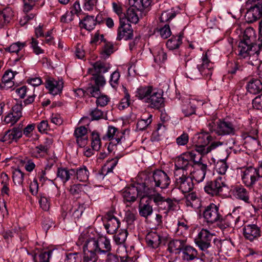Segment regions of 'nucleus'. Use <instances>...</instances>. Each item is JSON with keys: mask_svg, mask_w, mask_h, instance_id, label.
Returning a JSON list of instances; mask_svg holds the SVG:
<instances>
[{"mask_svg": "<svg viewBox=\"0 0 262 262\" xmlns=\"http://www.w3.org/2000/svg\"><path fill=\"white\" fill-rule=\"evenodd\" d=\"M144 185L148 194L158 191V189H165L168 187L171 181L167 174L162 170H155L151 176L143 174Z\"/></svg>", "mask_w": 262, "mask_h": 262, "instance_id": "f257e3e1", "label": "nucleus"}, {"mask_svg": "<svg viewBox=\"0 0 262 262\" xmlns=\"http://www.w3.org/2000/svg\"><path fill=\"white\" fill-rule=\"evenodd\" d=\"M207 126L211 133L214 132L218 136H234L238 129L234 122L228 119L212 120L207 123Z\"/></svg>", "mask_w": 262, "mask_h": 262, "instance_id": "f03ea898", "label": "nucleus"}, {"mask_svg": "<svg viewBox=\"0 0 262 262\" xmlns=\"http://www.w3.org/2000/svg\"><path fill=\"white\" fill-rule=\"evenodd\" d=\"M210 133H211L209 130L206 132L203 129L200 133L195 134L192 139L196 150L201 154L206 155L212 149L222 144L220 142H214L210 146L206 147L213 139Z\"/></svg>", "mask_w": 262, "mask_h": 262, "instance_id": "7ed1b4c3", "label": "nucleus"}, {"mask_svg": "<svg viewBox=\"0 0 262 262\" xmlns=\"http://www.w3.org/2000/svg\"><path fill=\"white\" fill-rule=\"evenodd\" d=\"M85 243L90 250H94L98 255L106 256L111 253L112 246L110 241L106 237H99L98 239L89 238Z\"/></svg>", "mask_w": 262, "mask_h": 262, "instance_id": "20e7f679", "label": "nucleus"}, {"mask_svg": "<svg viewBox=\"0 0 262 262\" xmlns=\"http://www.w3.org/2000/svg\"><path fill=\"white\" fill-rule=\"evenodd\" d=\"M143 182L137 183L136 186L132 185L125 188L123 192V196L127 202H135L138 195L141 197V201L148 195Z\"/></svg>", "mask_w": 262, "mask_h": 262, "instance_id": "39448f33", "label": "nucleus"}, {"mask_svg": "<svg viewBox=\"0 0 262 262\" xmlns=\"http://www.w3.org/2000/svg\"><path fill=\"white\" fill-rule=\"evenodd\" d=\"M226 186L225 177L220 176L213 181L207 182L204 190L211 196H217L221 194L223 188Z\"/></svg>", "mask_w": 262, "mask_h": 262, "instance_id": "423d86ee", "label": "nucleus"}, {"mask_svg": "<svg viewBox=\"0 0 262 262\" xmlns=\"http://www.w3.org/2000/svg\"><path fill=\"white\" fill-rule=\"evenodd\" d=\"M249 43V41H248V43L242 41L239 42L237 50V55L240 58H245L255 53L258 55L261 51L262 43L258 45H252Z\"/></svg>", "mask_w": 262, "mask_h": 262, "instance_id": "0eeeda50", "label": "nucleus"}, {"mask_svg": "<svg viewBox=\"0 0 262 262\" xmlns=\"http://www.w3.org/2000/svg\"><path fill=\"white\" fill-rule=\"evenodd\" d=\"M203 216L208 224H212L218 222L222 216L219 212V208L213 203L206 206L203 212Z\"/></svg>", "mask_w": 262, "mask_h": 262, "instance_id": "6e6552de", "label": "nucleus"}, {"mask_svg": "<svg viewBox=\"0 0 262 262\" xmlns=\"http://www.w3.org/2000/svg\"><path fill=\"white\" fill-rule=\"evenodd\" d=\"M243 230L244 238L251 242L258 241L261 236L260 228L256 224L245 225Z\"/></svg>", "mask_w": 262, "mask_h": 262, "instance_id": "1a4fd4ad", "label": "nucleus"}, {"mask_svg": "<svg viewBox=\"0 0 262 262\" xmlns=\"http://www.w3.org/2000/svg\"><path fill=\"white\" fill-rule=\"evenodd\" d=\"M133 29L129 23H126L123 19L120 20V25L117 29L116 40L120 41L122 39L128 40L133 37Z\"/></svg>", "mask_w": 262, "mask_h": 262, "instance_id": "9d476101", "label": "nucleus"}, {"mask_svg": "<svg viewBox=\"0 0 262 262\" xmlns=\"http://www.w3.org/2000/svg\"><path fill=\"white\" fill-rule=\"evenodd\" d=\"M255 4L247 10L245 18L248 23H253L262 16V3L253 2Z\"/></svg>", "mask_w": 262, "mask_h": 262, "instance_id": "9b49d317", "label": "nucleus"}, {"mask_svg": "<svg viewBox=\"0 0 262 262\" xmlns=\"http://www.w3.org/2000/svg\"><path fill=\"white\" fill-rule=\"evenodd\" d=\"M213 235L207 230L203 229L198 234V237L195 239V244L203 251L207 250L211 246Z\"/></svg>", "mask_w": 262, "mask_h": 262, "instance_id": "f8f14e48", "label": "nucleus"}, {"mask_svg": "<svg viewBox=\"0 0 262 262\" xmlns=\"http://www.w3.org/2000/svg\"><path fill=\"white\" fill-rule=\"evenodd\" d=\"M177 186L183 193H187L191 191L194 187L192 179L185 173L179 176H175Z\"/></svg>", "mask_w": 262, "mask_h": 262, "instance_id": "ddd939ff", "label": "nucleus"}, {"mask_svg": "<svg viewBox=\"0 0 262 262\" xmlns=\"http://www.w3.org/2000/svg\"><path fill=\"white\" fill-rule=\"evenodd\" d=\"M146 103L149 104L150 107L160 110L165 106L164 99L162 94L154 89L149 98L146 99Z\"/></svg>", "mask_w": 262, "mask_h": 262, "instance_id": "4468645a", "label": "nucleus"}, {"mask_svg": "<svg viewBox=\"0 0 262 262\" xmlns=\"http://www.w3.org/2000/svg\"><path fill=\"white\" fill-rule=\"evenodd\" d=\"M259 178H260V174H258L256 169L251 166L243 171L242 180L244 183L248 187H252Z\"/></svg>", "mask_w": 262, "mask_h": 262, "instance_id": "2eb2a0df", "label": "nucleus"}, {"mask_svg": "<svg viewBox=\"0 0 262 262\" xmlns=\"http://www.w3.org/2000/svg\"><path fill=\"white\" fill-rule=\"evenodd\" d=\"M124 132L125 131L120 132L118 128L110 126L106 134L102 137V139L103 140H108L111 141H114L116 142V143H120L121 141L125 140Z\"/></svg>", "mask_w": 262, "mask_h": 262, "instance_id": "dca6fc26", "label": "nucleus"}, {"mask_svg": "<svg viewBox=\"0 0 262 262\" xmlns=\"http://www.w3.org/2000/svg\"><path fill=\"white\" fill-rule=\"evenodd\" d=\"M87 128L84 126L77 127L74 130V135L76 138V142L80 147H84L87 144Z\"/></svg>", "mask_w": 262, "mask_h": 262, "instance_id": "f3484780", "label": "nucleus"}, {"mask_svg": "<svg viewBox=\"0 0 262 262\" xmlns=\"http://www.w3.org/2000/svg\"><path fill=\"white\" fill-rule=\"evenodd\" d=\"M26 46V42H20L19 41L11 44L9 47L5 49V51L11 53H16L17 57L14 60L16 62L21 59H24V52L21 50Z\"/></svg>", "mask_w": 262, "mask_h": 262, "instance_id": "a211bd4d", "label": "nucleus"}, {"mask_svg": "<svg viewBox=\"0 0 262 262\" xmlns=\"http://www.w3.org/2000/svg\"><path fill=\"white\" fill-rule=\"evenodd\" d=\"M46 88L49 90L50 93L56 95L61 92L63 88V82L57 81L53 78H48L46 81Z\"/></svg>", "mask_w": 262, "mask_h": 262, "instance_id": "6ab92c4d", "label": "nucleus"}, {"mask_svg": "<svg viewBox=\"0 0 262 262\" xmlns=\"http://www.w3.org/2000/svg\"><path fill=\"white\" fill-rule=\"evenodd\" d=\"M145 202L143 203L144 200L140 201L139 206V213L141 216L147 219L150 216L152 212L153 209L151 204V198L145 199Z\"/></svg>", "mask_w": 262, "mask_h": 262, "instance_id": "aec40b11", "label": "nucleus"}, {"mask_svg": "<svg viewBox=\"0 0 262 262\" xmlns=\"http://www.w3.org/2000/svg\"><path fill=\"white\" fill-rule=\"evenodd\" d=\"M246 89L250 94H258L262 91V81L258 78H252L248 82Z\"/></svg>", "mask_w": 262, "mask_h": 262, "instance_id": "412c9836", "label": "nucleus"}, {"mask_svg": "<svg viewBox=\"0 0 262 262\" xmlns=\"http://www.w3.org/2000/svg\"><path fill=\"white\" fill-rule=\"evenodd\" d=\"M99 17L98 15L95 18L94 16H86L80 21L79 26L80 27L91 31L94 29L97 23L100 24Z\"/></svg>", "mask_w": 262, "mask_h": 262, "instance_id": "4be33fe9", "label": "nucleus"}, {"mask_svg": "<svg viewBox=\"0 0 262 262\" xmlns=\"http://www.w3.org/2000/svg\"><path fill=\"white\" fill-rule=\"evenodd\" d=\"M189 164V162L184 156L179 157L175 162L174 177L184 173V171H186Z\"/></svg>", "mask_w": 262, "mask_h": 262, "instance_id": "5701e85b", "label": "nucleus"}, {"mask_svg": "<svg viewBox=\"0 0 262 262\" xmlns=\"http://www.w3.org/2000/svg\"><path fill=\"white\" fill-rule=\"evenodd\" d=\"M22 136V132L18 128H14L12 130H7L3 138L0 140L2 142H8L12 143L13 141H16Z\"/></svg>", "mask_w": 262, "mask_h": 262, "instance_id": "b1692460", "label": "nucleus"}, {"mask_svg": "<svg viewBox=\"0 0 262 262\" xmlns=\"http://www.w3.org/2000/svg\"><path fill=\"white\" fill-rule=\"evenodd\" d=\"M85 243L83 247V256L82 262H99L97 254L94 250H90Z\"/></svg>", "mask_w": 262, "mask_h": 262, "instance_id": "393cba45", "label": "nucleus"}, {"mask_svg": "<svg viewBox=\"0 0 262 262\" xmlns=\"http://www.w3.org/2000/svg\"><path fill=\"white\" fill-rule=\"evenodd\" d=\"M154 90L150 86L140 87L137 90L136 96L140 100H144L146 103V99L149 98Z\"/></svg>", "mask_w": 262, "mask_h": 262, "instance_id": "a878e982", "label": "nucleus"}, {"mask_svg": "<svg viewBox=\"0 0 262 262\" xmlns=\"http://www.w3.org/2000/svg\"><path fill=\"white\" fill-rule=\"evenodd\" d=\"M182 251V258L184 260L190 261L197 257L198 252L192 247L184 245Z\"/></svg>", "mask_w": 262, "mask_h": 262, "instance_id": "bb28decb", "label": "nucleus"}, {"mask_svg": "<svg viewBox=\"0 0 262 262\" xmlns=\"http://www.w3.org/2000/svg\"><path fill=\"white\" fill-rule=\"evenodd\" d=\"M75 173V170L74 169H68L66 168H58L57 171V177L60 178L61 181L65 183L68 181L71 177V176Z\"/></svg>", "mask_w": 262, "mask_h": 262, "instance_id": "cd10ccee", "label": "nucleus"}, {"mask_svg": "<svg viewBox=\"0 0 262 262\" xmlns=\"http://www.w3.org/2000/svg\"><path fill=\"white\" fill-rule=\"evenodd\" d=\"M13 16V12L11 9L6 8L0 10V27H4L8 24Z\"/></svg>", "mask_w": 262, "mask_h": 262, "instance_id": "c85d7f7f", "label": "nucleus"}, {"mask_svg": "<svg viewBox=\"0 0 262 262\" xmlns=\"http://www.w3.org/2000/svg\"><path fill=\"white\" fill-rule=\"evenodd\" d=\"M145 240L147 245L153 248H157L161 243L160 236L155 232L149 233Z\"/></svg>", "mask_w": 262, "mask_h": 262, "instance_id": "c756f323", "label": "nucleus"}, {"mask_svg": "<svg viewBox=\"0 0 262 262\" xmlns=\"http://www.w3.org/2000/svg\"><path fill=\"white\" fill-rule=\"evenodd\" d=\"M185 245V241L174 239L169 242L168 250L170 253H179Z\"/></svg>", "mask_w": 262, "mask_h": 262, "instance_id": "7c9ffc66", "label": "nucleus"}, {"mask_svg": "<svg viewBox=\"0 0 262 262\" xmlns=\"http://www.w3.org/2000/svg\"><path fill=\"white\" fill-rule=\"evenodd\" d=\"M235 196L238 199L245 202H248L249 200V192L243 186H237L233 190Z\"/></svg>", "mask_w": 262, "mask_h": 262, "instance_id": "2f4dec72", "label": "nucleus"}, {"mask_svg": "<svg viewBox=\"0 0 262 262\" xmlns=\"http://www.w3.org/2000/svg\"><path fill=\"white\" fill-rule=\"evenodd\" d=\"M199 71L201 74H209L211 69L210 62L209 60L207 53L203 55L202 63L197 66Z\"/></svg>", "mask_w": 262, "mask_h": 262, "instance_id": "473e14b6", "label": "nucleus"}, {"mask_svg": "<svg viewBox=\"0 0 262 262\" xmlns=\"http://www.w3.org/2000/svg\"><path fill=\"white\" fill-rule=\"evenodd\" d=\"M136 8L131 6L126 11V13L123 14L124 20L126 19L128 21L137 24L139 21V17L136 11Z\"/></svg>", "mask_w": 262, "mask_h": 262, "instance_id": "72a5a7b5", "label": "nucleus"}, {"mask_svg": "<svg viewBox=\"0 0 262 262\" xmlns=\"http://www.w3.org/2000/svg\"><path fill=\"white\" fill-rule=\"evenodd\" d=\"M120 223L117 218H114L107 222L104 225L107 233L113 234L116 232Z\"/></svg>", "mask_w": 262, "mask_h": 262, "instance_id": "f704fd0d", "label": "nucleus"}, {"mask_svg": "<svg viewBox=\"0 0 262 262\" xmlns=\"http://www.w3.org/2000/svg\"><path fill=\"white\" fill-rule=\"evenodd\" d=\"M183 33H180L178 36H172L171 38L168 39L166 43V46L169 50H174L179 47L182 43V38Z\"/></svg>", "mask_w": 262, "mask_h": 262, "instance_id": "c9c22d12", "label": "nucleus"}, {"mask_svg": "<svg viewBox=\"0 0 262 262\" xmlns=\"http://www.w3.org/2000/svg\"><path fill=\"white\" fill-rule=\"evenodd\" d=\"M76 179L80 182H85L88 180L89 171L85 166L79 167L75 170Z\"/></svg>", "mask_w": 262, "mask_h": 262, "instance_id": "e433bc0d", "label": "nucleus"}, {"mask_svg": "<svg viewBox=\"0 0 262 262\" xmlns=\"http://www.w3.org/2000/svg\"><path fill=\"white\" fill-rule=\"evenodd\" d=\"M52 143V139H46V141L44 144H40L35 147V152L40 156H43L45 154L48 153Z\"/></svg>", "mask_w": 262, "mask_h": 262, "instance_id": "4c0bfd02", "label": "nucleus"}, {"mask_svg": "<svg viewBox=\"0 0 262 262\" xmlns=\"http://www.w3.org/2000/svg\"><path fill=\"white\" fill-rule=\"evenodd\" d=\"M52 253V251L48 250L41 252L38 254H34L33 255L34 262H49Z\"/></svg>", "mask_w": 262, "mask_h": 262, "instance_id": "58836bf2", "label": "nucleus"}, {"mask_svg": "<svg viewBox=\"0 0 262 262\" xmlns=\"http://www.w3.org/2000/svg\"><path fill=\"white\" fill-rule=\"evenodd\" d=\"M232 217L233 216L231 214L226 215L224 219L222 216L221 219L217 222V226L223 231H225L231 225V219Z\"/></svg>", "mask_w": 262, "mask_h": 262, "instance_id": "ea45409f", "label": "nucleus"}, {"mask_svg": "<svg viewBox=\"0 0 262 262\" xmlns=\"http://www.w3.org/2000/svg\"><path fill=\"white\" fill-rule=\"evenodd\" d=\"M128 232L126 229H120L114 236V239L116 244H123L126 241Z\"/></svg>", "mask_w": 262, "mask_h": 262, "instance_id": "a19ab883", "label": "nucleus"}, {"mask_svg": "<svg viewBox=\"0 0 262 262\" xmlns=\"http://www.w3.org/2000/svg\"><path fill=\"white\" fill-rule=\"evenodd\" d=\"M95 71L99 74L100 73H105L110 69L109 64L101 61H97L93 64Z\"/></svg>", "mask_w": 262, "mask_h": 262, "instance_id": "79ce46f5", "label": "nucleus"}, {"mask_svg": "<svg viewBox=\"0 0 262 262\" xmlns=\"http://www.w3.org/2000/svg\"><path fill=\"white\" fill-rule=\"evenodd\" d=\"M194 102L195 101L192 100L187 105L183 106L182 112L185 117H188L195 114L196 107Z\"/></svg>", "mask_w": 262, "mask_h": 262, "instance_id": "37998d69", "label": "nucleus"}, {"mask_svg": "<svg viewBox=\"0 0 262 262\" xmlns=\"http://www.w3.org/2000/svg\"><path fill=\"white\" fill-rule=\"evenodd\" d=\"M151 0H135L133 2V7H135L137 10L142 11L150 6Z\"/></svg>", "mask_w": 262, "mask_h": 262, "instance_id": "c03bdc74", "label": "nucleus"}, {"mask_svg": "<svg viewBox=\"0 0 262 262\" xmlns=\"http://www.w3.org/2000/svg\"><path fill=\"white\" fill-rule=\"evenodd\" d=\"M176 206V204L169 198L164 199L161 205H159L160 208L165 210L166 211L173 210Z\"/></svg>", "mask_w": 262, "mask_h": 262, "instance_id": "a18cd8bd", "label": "nucleus"}, {"mask_svg": "<svg viewBox=\"0 0 262 262\" xmlns=\"http://www.w3.org/2000/svg\"><path fill=\"white\" fill-rule=\"evenodd\" d=\"M176 16V13L173 9L164 11L161 15L160 20L161 22H167Z\"/></svg>", "mask_w": 262, "mask_h": 262, "instance_id": "49530a36", "label": "nucleus"}, {"mask_svg": "<svg viewBox=\"0 0 262 262\" xmlns=\"http://www.w3.org/2000/svg\"><path fill=\"white\" fill-rule=\"evenodd\" d=\"M186 67L187 68L186 75L187 77L190 78V79H196L198 76H200V75H201L200 71H199L198 67H196L195 65L192 67H187V63H186Z\"/></svg>", "mask_w": 262, "mask_h": 262, "instance_id": "de8ad7c7", "label": "nucleus"}, {"mask_svg": "<svg viewBox=\"0 0 262 262\" xmlns=\"http://www.w3.org/2000/svg\"><path fill=\"white\" fill-rule=\"evenodd\" d=\"M152 117L151 115H149L147 118H142L139 120L137 124V128L140 130H143L146 128L152 122Z\"/></svg>", "mask_w": 262, "mask_h": 262, "instance_id": "09e8293b", "label": "nucleus"}, {"mask_svg": "<svg viewBox=\"0 0 262 262\" xmlns=\"http://www.w3.org/2000/svg\"><path fill=\"white\" fill-rule=\"evenodd\" d=\"M124 94V97L121 100L118 105V107L120 110H123L128 107L130 105V95L126 89L125 90Z\"/></svg>", "mask_w": 262, "mask_h": 262, "instance_id": "8fccbe9b", "label": "nucleus"}, {"mask_svg": "<svg viewBox=\"0 0 262 262\" xmlns=\"http://www.w3.org/2000/svg\"><path fill=\"white\" fill-rule=\"evenodd\" d=\"M1 178L2 179V184L3 185L2 188V194H6L9 195V188L8 186V183L9 182V177L8 175L4 172H2L1 174Z\"/></svg>", "mask_w": 262, "mask_h": 262, "instance_id": "3c124183", "label": "nucleus"}, {"mask_svg": "<svg viewBox=\"0 0 262 262\" xmlns=\"http://www.w3.org/2000/svg\"><path fill=\"white\" fill-rule=\"evenodd\" d=\"M201 155H203V154H201L196 149V146H195V149L192 150L190 151H187L185 152L183 156H184L185 157L187 158L188 161H192L194 163V164L196 163V162H198V161H196L195 160L197 156H202Z\"/></svg>", "mask_w": 262, "mask_h": 262, "instance_id": "603ef678", "label": "nucleus"}, {"mask_svg": "<svg viewBox=\"0 0 262 262\" xmlns=\"http://www.w3.org/2000/svg\"><path fill=\"white\" fill-rule=\"evenodd\" d=\"M227 66L228 68V73L231 74H235L237 72H240L243 71V67L237 62H229L228 63Z\"/></svg>", "mask_w": 262, "mask_h": 262, "instance_id": "864d4df0", "label": "nucleus"}, {"mask_svg": "<svg viewBox=\"0 0 262 262\" xmlns=\"http://www.w3.org/2000/svg\"><path fill=\"white\" fill-rule=\"evenodd\" d=\"M24 177V173L19 169H15L13 173V180L15 184H22Z\"/></svg>", "mask_w": 262, "mask_h": 262, "instance_id": "5fc2aeb1", "label": "nucleus"}, {"mask_svg": "<svg viewBox=\"0 0 262 262\" xmlns=\"http://www.w3.org/2000/svg\"><path fill=\"white\" fill-rule=\"evenodd\" d=\"M104 45L101 52L102 55L103 56L106 55V57H108L114 52V45L112 42H106L104 40Z\"/></svg>", "mask_w": 262, "mask_h": 262, "instance_id": "6e6d98bb", "label": "nucleus"}, {"mask_svg": "<svg viewBox=\"0 0 262 262\" xmlns=\"http://www.w3.org/2000/svg\"><path fill=\"white\" fill-rule=\"evenodd\" d=\"M228 165L224 160L218 162L215 166L216 171L221 174H225L228 169Z\"/></svg>", "mask_w": 262, "mask_h": 262, "instance_id": "4d7b16f0", "label": "nucleus"}, {"mask_svg": "<svg viewBox=\"0 0 262 262\" xmlns=\"http://www.w3.org/2000/svg\"><path fill=\"white\" fill-rule=\"evenodd\" d=\"M124 220L128 226H131L133 225L135 221L136 220V214L128 210L125 213Z\"/></svg>", "mask_w": 262, "mask_h": 262, "instance_id": "13d9d810", "label": "nucleus"}, {"mask_svg": "<svg viewBox=\"0 0 262 262\" xmlns=\"http://www.w3.org/2000/svg\"><path fill=\"white\" fill-rule=\"evenodd\" d=\"M20 231V228L15 227L12 230H9L6 231H4L3 235L5 239H9V238L14 237L15 234L18 235L19 232Z\"/></svg>", "mask_w": 262, "mask_h": 262, "instance_id": "bf43d9fd", "label": "nucleus"}, {"mask_svg": "<svg viewBox=\"0 0 262 262\" xmlns=\"http://www.w3.org/2000/svg\"><path fill=\"white\" fill-rule=\"evenodd\" d=\"M16 74V72H13L11 70L6 71L2 78L1 82L13 81L12 79Z\"/></svg>", "mask_w": 262, "mask_h": 262, "instance_id": "052dcab7", "label": "nucleus"}, {"mask_svg": "<svg viewBox=\"0 0 262 262\" xmlns=\"http://www.w3.org/2000/svg\"><path fill=\"white\" fill-rule=\"evenodd\" d=\"M93 120H98L103 118V112L98 108L92 110L90 113Z\"/></svg>", "mask_w": 262, "mask_h": 262, "instance_id": "680f3d73", "label": "nucleus"}, {"mask_svg": "<svg viewBox=\"0 0 262 262\" xmlns=\"http://www.w3.org/2000/svg\"><path fill=\"white\" fill-rule=\"evenodd\" d=\"M93 79L95 81L96 86L100 88L103 86L105 84V80L104 76L99 74H93Z\"/></svg>", "mask_w": 262, "mask_h": 262, "instance_id": "e2e57ef3", "label": "nucleus"}, {"mask_svg": "<svg viewBox=\"0 0 262 262\" xmlns=\"http://www.w3.org/2000/svg\"><path fill=\"white\" fill-rule=\"evenodd\" d=\"M65 262H81V257L78 253H69L67 255Z\"/></svg>", "mask_w": 262, "mask_h": 262, "instance_id": "0e129e2a", "label": "nucleus"}, {"mask_svg": "<svg viewBox=\"0 0 262 262\" xmlns=\"http://www.w3.org/2000/svg\"><path fill=\"white\" fill-rule=\"evenodd\" d=\"M19 119L18 116L15 115L11 112L9 113L7 115H6L4 118V121L6 124H11V125H13Z\"/></svg>", "mask_w": 262, "mask_h": 262, "instance_id": "69168bd1", "label": "nucleus"}, {"mask_svg": "<svg viewBox=\"0 0 262 262\" xmlns=\"http://www.w3.org/2000/svg\"><path fill=\"white\" fill-rule=\"evenodd\" d=\"M120 76L119 72L117 71L112 74L110 83L113 88H116L117 86L119 83Z\"/></svg>", "mask_w": 262, "mask_h": 262, "instance_id": "338daca9", "label": "nucleus"}, {"mask_svg": "<svg viewBox=\"0 0 262 262\" xmlns=\"http://www.w3.org/2000/svg\"><path fill=\"white\" fill-rule=\"evenodd\" d=\"M167 59V54L162 49H159L155 55L156 62H164Z\"/></svg>", "mask_w": 262, "mask_h": 262, "instance_id": "774afa93", "label": "nucleus"}]
</instances>
